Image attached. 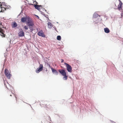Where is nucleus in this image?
<instances>
[{
	"mask_svg": "<svg viewBox=\"0 0 123 123\" xmlns=\"http://www.w3.org/2000/svg\"><path fill=\"white\" fill-rule=\"evenodd\" d=\"M6 28V27L5 28L4 26L2 25L1 23L0 24V33H1L0 35L2 37H5L6 34H5V31L3 29H5Z\"/></svg>",
	"mask_w": 123,
	"mask_h": 123,
	"instance_id": "f257e3e1",
	"label": "nucleus"
},
{
	"mask_svg": "<svg viewBox=\"0 0 123 123\" xmlns=\"http://www.w3.org/2000/svg\"><path fill=\"white\" fill-rule=\"evenodd\" d=\"M5 74L8 79H10V77L11 76V74H10L8 69H6L5 70Z\"/></svg>",
	"mask_w": 123,
	"mask_h": 123,
	"instance_id": "f03ea898",
	"label": "nucleus"
},
{
	"mask_svg": "<svg viewBox=\"0 0 123 123\" xmlns=\"http://www.w3.org/2000/svg\"><path fill=\"white\" fill-rule=\"evenodd\" d=\"M64 64L66 65L67 70L70 73L72 72V68L68 64L65 63Z\"/></svg>",
	"mask_w": 123,
	"mask_h": 123,
	"instance_id": "7ed1b4c3",
	"label": "nucleus"
},
{
	"mask_svg": "<svg viewBox=\"0 0 123 123\" xmlns=\"http://www.w3.org/2000/svg\"><path fill=\"white\" fill-rule=\"evenodd\" d=\"M40 66L39 67L37 68L36 70L35 71L37 73H39L43 69V66L42 64H41L39 63Z\"/></svg>",
	"mask_w": 123,
	"mask_h": 123,
	"instance_id": "20e7f679",
	"label": "nucleus"
},
{
	"mask_svg": "<svg viewBox=\"0 0 123 123\" xmlns=\"http://www.w3.org/2000/svg\"><path fill=\"white\" fill-rule=\"evenodd\" d=\"M58 71L63 76H65L66 75V73L64 69H59L58 70Z\"/></svg>",
	"mask_w": 123,
	"mask_h": 123,
	"instance_id": "39448f33",
	"label": "nucleus"
},
{
	"mask_svg": "<svg viewBox=\"0 0 123 123\" xmlns=\"http://www.w3.org/2000/svg\"><path fill=\"white\" fill-rule=\"evenodd\" d=\"M119 0L120 2L119 4L118 5V9L119 10H121L122 11L123 10L122 9V3L121 1H120V0Z\"/></svg>",
	"mask_w": 123,
	"mask_h": 123,
	"instance_id": "423d86ee",
	"label": "nucleus"
},
{
	"mask_svg": "<svg viewBox=\"0 0 123 123\" xmlns=\"http://www.w3.org/2000/svg\"><path fill=\"white\" fill-rule=\"evenodd\" d=\"M27 23L28 26H33L34 25L33 22L31 20H29L27 22Z\"/></svg>",
	"mask_w": 123,
	"mask_h": 123,
	"instance_id": "0eeeda50",
	"label": "nucleus"
},
{
	"mask_svg": "<svg viewBox=\"0 0 123 123\" xmlns=\"http://www.w3.org/2000/svg\"><path fill=\"white\" fill-rule=\"evenodd\" d=\"M37 34L39 36L43 37H45L46 36L44 34L42 31H40Z\"/></svg>",
	"mask_w": 123,
	"mask_h": 123,
	"instance_id": "6e6552de",
	"label": "nucleus"
},
{
	"mask_svg": "<svg viewBox=\"0 0 123 123\" xmlns=\"http://www.w3.org/2000/svg\"><path fill=\"white\" fill-rule=\"evenodd\" d=\"M18 36L20 37H22L24 36V33L22 30L20 31L18 33Z\"/></svg>",
	"mask_w": 123,
	"mask_h": 123,
	"instance_id": "1a4fd4ad",
	"label": "nucleus"
},
{
	"mask_svg": "<svg viewBox=\"0 0 123 123\" xmlns=\"http://www.w3.org/2000/svg\"><path fill=\"white\" fill-rule=\"evenodd\" d=\"M4 4H5L4 3H2L0 6V7L1 8V11H2V10H3V11L4 10H6V8L3 6L4 5Z\"/></svg>",
	"mask_w": 123,
	"mask_h": 123,
	"instance_id": "9d476101",
	"label": "nucleus"
},
{
	"mask_svg": "<svg viewBox=\"0 0 123 123\" xmlns=\"http://www.w3.org/2000/svg\"><path fill=\"white\" fill-rule=\"evenodd\" d=\"M34 6L35 8L37 9L39 11H40V7H41V6H39L38 5H34Z\"/></svg>",
	"mask_w": 123,
	"mask_h": 123,
	"instance_id": "9b49d317",
	"label": "nucleus"
},
{
	"mask_svg": "<svg viewBox=\"0 0 123 123\" xmlns=\"http://www.w3.org/2000/svg\"><path fill=\"white\" fill-rule=\"evenodd\" d=\"M7 85H6V86L7 88L9 90H11V88L12 87V86H10L9 84L7 83Z\"/></svg>",
	"mask_w": 123,
	"mask_h": 123,
	"instance_id": "f8f14e48",
	"label": "nucleus"
},
{
	"mask_svg": "<svg viewBox=\"0 0 123 123\" xmlns=\"http://www.w3.org/2000/svg\"><path fill=\"white\" fill-rule=\"evenodd\" d=\"M51 68L53 73H54L57 75L58 74V73L56 70L53 69L52 68Z\"/></svg>",
	"mask_w": 123,
	"mask_h": 123,
	"instance_id": "ddd939ff",
	"label": "nucleus"
},
{
	"mask_svg": "<svg viewBox=\"0 0 123 123\" xmlns=\"http://www.w3.org/2000/svg\"><path fill=\"white\" fill-rule=\"evenodd\" d=\"M104 30L105 32L106 33H108L110 32L109 30L107 28H105L104 29Z\"/></svg>",
	"mask_w": 123,
	"mask_h": 123,
	"instance_id": "4468645a",
	"label": "nucleus"
},
{
	"mask_svg": "<svg viewBox=\"0 0 123 123\" xmlns=\"http://www.w3.org/2000/svg\"><path fill=\"white\" fill-rule=\"evenodd\" d=\"M48 27L49 28H51L53 26V25L50 22H48Z\"/></svg>",
	"mask_w": 123,
	"mask_h": 123,
	"instance_id": "2eb2a0df",
	"label": "nucleus"
},
{
	"mask_svg": "<svg viewBox=\"0 0 123 123\" xmlns=\"http://www.w3.org/2000/svg\"><path fill=\"white\" fill-rule=\"evenodd\" d=\"M17 24L15 22H13L12 23V27L13 28L17 26Z\"/></svg>",
	"mask_w": 123,
	"mask_h": 123,
	"instance_id": "dca6fc26",
	"label": "nucleus"
},
{
	"mask_svg": "<svg viewBox=\"0 0 123 123\" xmlns=\"http://www.w3.org/2000/svg\"><path fill=\"white\" fill-rule=\"evenodd\" d=\"M27 18H22L21 19V21L22 22H25L26 19Z\"/></svg>",
	"mask_w": 123,
	"mask_h": 123,
	"instance_id": "f3484780",
	"label": "nucleus"
},
{
	"mask_svg": "<svg viewBox=\"0 0 123 123\" xmlns=\"http://www.w3.org/2000/svg\"><path fill=\"white\" fill-rule=\"evenodd\" d=\"M29 27L30 29L31 30V31L32 32L33 30V26H28Z\"/></svg>",
	"mask_w": 123,
	"mask_h": 123,
	"instance_id": "a211bd4d",
	"label": "nucleus"
},
{
	"mask_svg": "<svg viewBox=\"0 0 123 123\" xmlns=\"http://www.w3.org/2000/svg\"><path fill=\"white\" fill-rule=\"evenodd\" d=\"M61 38L60 36H57V39L58 40L60 41L61 40Z\"/></svg>",
	"mask_w": 123,
	"mask_h": 123,
	"instance_id": "6ab92c4d",
	"label": "nucleus"
},
{
	"mask_svg": "<svg viewBox=\"0 0 123 123\" xmlns=\"http://www.w3.org/2000/svg\"><path fill=\"white\" fill-rule=\"evenodd\" d=\"M64 76L63 77V79L64 80H66L68 79V76L66 75L65 76Z\"/></svg>",
	"mask_w": 123,
	"mask_h": 123,
	"instance_id": "aec40b11",
	"label": "nucleus"
},
{
	"mask_svg": "<svg viewBox=\"0 0 123 123\" xmlns=\"http://www.w3.org/2000/svg\"><path fill=\"white\" fill-rule=\"evenodd\" d=\"M24 29L25 30H27L28 29V27L26 25H25L24 27Z\"/></svg>",
	"mask_w": 123,
	"mask_h": 123,
	"instance_id": "412c9836",
	"label": "nucleus"
},
{
	"mask_svg": "<svg viewBox=\"0 0 123 123\" xmlns=\"http://www.w3.org/2000/svg\"><path fill=\"white\" fill-rule=\"evenodd\" d=\"M114 5H115V6H114V7H113L115 9H116V5L115 4H114Z\"/></svg>",
	"mask_w": 123,
	"mask_h": 123,
	"instance_id": "4be33fe9",
	"label": "nucleus"
},
{
	"mask_svg": "<svg viewBox=\"0 0 123 123\" xmlns=\"http://www.w3.org/2000/svg\"><path fill=\"white\" fill-rule=\"evenodd\" d=\"M121 17L122 18V16H123V13H121Z\"/></svg>",
	"mask_w": 123,
	"mask_h": 123,
	"instance_id": "5701e85b",
	"label": "nucleus"
},
{
	"mask_svg": "<svg viewBox=\"0 0 123 123\" xmlns=\"http://www.w3.org/2000/svg\"><path fill=\"white\" fill-rule=\"evenodd\" d=\"M61 60H62L61 62H63V61H64V60L63 59H62Z\"/></svg>",
	"mask_w": 123,
	"mask_h": 123,
	"instance_id": "b1692460",
	"label": "nucleus"
},
{
	"mask_svg": "<svg viewBox=\"0 0 123 123\" xmlns=\"http://www.w3.org/2000/svg\"><path fill=\"white\" fill-rule=\"evenodd\" d=\"M15 98H16V101H17V98L16 97H15Z\"/></svg>",
	"mask_w": 123,
	"mask_h": 123,
	"instance_id": "393cba45",
	"label": "nucleus"
},
{
	"mask_svg": "<svg viewBox=\"0 0 123 123\" xmlns=\"http://www.w3.org/2000/svg\"><path fill=\"white\" fill-rule=\"evenodd\" d=\"M10 96H12V95L11 94L10 95Z\"/></svg>",
	"mask_w": 123,
	"mask_h": 123,
	"instance_id": "a878e982",
	"label": "nucleus"
}]
</instances>
